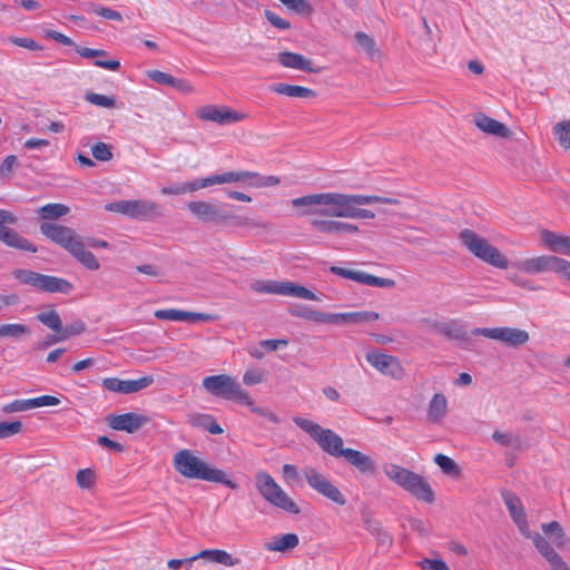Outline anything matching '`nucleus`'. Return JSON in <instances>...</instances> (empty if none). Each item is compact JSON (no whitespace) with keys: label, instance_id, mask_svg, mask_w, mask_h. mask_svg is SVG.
Listing matches in <instances>:
<instances>
[{"label":"nucleus","instance_id":"1","mask_svg":"<svg viewBox=\"0 0 570 570\" xmlns=\"http://www.w3.org/2000/svg\"><path fill=\"white\" fill-rule=\"evenodd\" d=\"M399 200L377 195L342 194V193H320L309 194L292 199L295 208H302L298 216H326L353 219H373L374 212L361 208L370 204H397Z\"/></svg>","mask_w":570,"mask_h":570},{"label":"nucleus","instance_id":"2","mask_svg":"<svg viewBox=\"0 0 570 570\" xmlns=\"http://www.w3.org/2000/svg\"><path fill=\"white\" fill-rule=\"evenodd\" d=\"M293 422L327 454L334 458L343 456L345 461L357 469L362 474H373L376 471V463L361 451L344 448L343 439L331 429H324L318 423L302 416H294Z\"/></svg>","mask_w":570,"mask_h":570},{"label":"nucleus","instance_id":"3","mask_svg":"<svg viewBox=\"0 0 570 570\" xmlns=\"http://www.w3.org/2000/svg\"><path fill=\"white\" fill-rule=\"evenodd\" d=\"M173 462L175 470L185 478L222 483L232 490L238 488L235 481L227 478L225 471L209 465L190 450L184 449L178 451L174 455Z\"/></svg>","mask_w":570,"mask_h":570},{"label":"nucleus","instance_id":"4","mask_svg":"<svg viewBox=\"0 0 570 570\" xmlns=\"http://www.w3.org/2000/svg\"><path fill=\"white\" fill-rule=\"evenodd\" d=\"M187 207L190 214L204 224L230 227L253 226L249 218L232 213L227 204L195 200L189 202Z\"/></svg>","mask_w":570,"mask_h":570},{"label":"nucleus","instance_id":"5","mask_svg":"<svg viewBox=\"0 0 570 570\" xmlns=\"http://www.w3.org/2000/svg\"><path fill=\"white\" fill-rule=\"evenodd\" d=\"M383 470L390 480L417 500L425 503L434 502L435 493L422 475L393 463L384 465Z\"/></svg>","mask_w":570,"mask_h":570},{"label":"nucleus","instance_id":"6","mask_svg":"<svg viewBox=\"0 0 570 570\" xmlns=\"http://www.w3.org/2000/svg\"><path fill=\"white\" fill-rule=\"evenodd\" d=\"M462 245L475 257L497 268L505 269L509 266L508 258L491 245L487 238L479 236L474 230L464 228L459 234Z\"/></svg>","mask_w":570,"mask_h":570},{"label":"nucleus","instance_id":"7","mask_svg":"<svg viewBox=\"0 0 570 570\" xmlns=\"http://www.w3.org/2000/svg\"><path fill=\"white\" fill-rule=\"evenodd\" d=\"M202 384L203 387L215 397L233 400L244 405H252V397L248 392L242 389L235 377L227 374L206 376Z\"/></svg>","mask_w":570,"mask_h":570},{"label":"nucleus","instance_id":"8","mask_svg":"<svg viewBox=\"0 0 570 570\" xmlns=\"http://www.w3.org/2000/svg\"><path fill=\"white\" fill-rule=\"evenodd\" d=\"M12 276L23 285H28L36 291L43 293L69 294L73 285L61 277L45 275L31 269L18 268L12 272Z\"/></svg>","mask_w":570,"mask_h":570},{"label":"nucleus","instance_id":"9","mask_svg":"<svg viewBox=\"0 0 570 570\" xmlns=\"http://www.w3.org/2000/svg\"><path fill=\"white\" fill-rule=\"evenodd\" d=\"M255 480L258 492L268 503L292 514L301 512L299 507L276 483L269 473L259 471L256 473Z\"/></svg>","mask_w":570,"mask_h":570},{"label":"nucleus","instance_id":"10","mask_svg":"<svg viewBox=\"0 0 570 570\" xmlns=\"http://www.w3.org/2000/svg\"><path fill=\"white\" fill-rule=\"evenodd\" d=\"M105 209L137 220H148L161 216V206L149 199L112 202L106 204Z\"/></svg>","mask_w":570,"mask_h":570},{"label":"nucleus","instance_id":"11","mask_svg":"<svg viewBox=\"0 0 570 570\" xmlns=\"http://www.w3.org/2000/svg\"><path fill=\"white\" fill-rule=\"evenodd\" d=\"M250 288L259 294H274L298 297L307 301H320L314 292L293 282H279L272 279L255 281L250 284Z\"/></svg>","mask_w":570,"mask_h":570},{"label":"nucleus","instance_id":"12","mask_svg":"<svg viewBox=\"0 0 570 570\" xmlns=\"http://www.w3.org/2000/svg\"><path fill=\"white\" fill-rule=\"evenodd\" d=\"M17 223L18 217L16 215L9 210L0 209V240L9 247L23 252L37 253L38 249L35 244L7 226L14 225Z\"/></svg>","mask_w":570,"mask_h":570},{"label":"nucleus","instance_id":"13","mask_svg":"<svg viewBox=\"0 0 570 570\" xmlns=\"http://www.w3.org/2000/svg\"><path fill=\"white\" fill-rule=\"evenodd\" d=\"M474 336H484L499 341L509 347H519L524 345L530 336L524 330L515 327H475L471 331Z\"/></svg>","mask_w":570,"mask_h":570},{"label":"nucleus","instance_id":"14","mask_svg":"<svg viewBox=\"0 0 570 570\" xmlns=\"http://www.w3.org/2000/svg\"><path fill=\"white\" fill-rule=\"evenodd\" d=\"M517 267L528 274L543 272L566 273L570 268V262L551 255H542L519 262Z\"/></svg>","mask_w":570,"mask_h":570},{"label":"nucleus","instance_id":"15","mask_svg":"<svg viewBox=\"0 0 570 570\" xmlns=\"http://www.w3.org/2000/svg\"><path fill=\"white\" fill-rule=\"evenodd\" d=\"M304 475L308 485L317 493L338 505L346 504L347 500L345 495L325 475L313 468L306 469L304 471Z\"/></svg>","mask_w":570,"mask_h":570},{"label":"nucleus","instance_id":"16","mask_svg":"<svg viewBox=\"0 0 570 570\" xmlns=\"http://www.w3.org/2000/svg\"><path fill=\"white\" fill-rule=\"evenodd\" d=\"M39 229L48 239L60 245L68 252H70L81 238L73 229L63 225L42 223Z\"/></svg>","mask_w":570,"mask_h":570},{"label":"nucleus","instance_id":"17","mask_svg":"<svg viewBox=\"0 0 570 570\" xmlns=\"http://www.w3.org/2000/svg\"><path fill=\"white\" fill-rule=\"evenodd\" d=\"M365 358L383 375L400 379L403 374V367L396 356L373 350L366 353Z\"/></svg>","mask_w":570,"mask_h":570},{"label":"nucleus","instance_id":"18","mask_svg":"<svg viewBox=\"0 0 570 570\" xmlns=\"http://www.w3.org/2000/svg\"><path fill=\"white\" fill-rule=\"evenodd\" d=\"M197 117L205 121L227 125L242 121L246 116L242 112L230 109L229 107L207 105L197 110Z\"/></svg>","mask_w":570,"mask_h":570},{"label":"nucleus","instance_id":"19","mask_svg":"<svg viewBox=\"0 0 570 570\" xmlns=\"http://www.w3.org/2000/svg\"><path fill=\"white\" fill-rule=\"evenodd\" d=\"M154 382L153 376H142L138 380H120L118 377H106L102 386L115 393L131 394L148 387Z\"/></svg>","mask_w":570,"mask_h":570},{"label":"nucleus","instance_id":"20","mask_svg":"<svg viewBox=\"0 0 570 570\" xmlns=\"http://www.w3.org/2000/svg\"><path fill=\"white\" fill-rule=\"evenodd\" d=\"M148 417L135 412H128L118 415H109L107 417L108 425L116 431H125L127 433H135L142 428L147 422Z\"/></svg>","mask_w":570,"mask_h":570},{"label":"nucleus","instance_id":"21","mask_svg":"<svg viewBox=\"0 0 570 570\" xmlns=\"http://www.w3.org/2000/svg\"><path fill=\"white\" fill-rule=\"evenodd\" d=\"M60 399L53 395H41L27 400H14L3 405L4 413L26 412L36 407L56 406L60 404Z\"/></svg>","mask_w":570,"mask_h":570},{"label":"nucleus","instance_id":"22","mask_svg":"<svg viewBox=\"0 0 570 570\" xmlns=\"http://www.w3.org/2000/svg\"><path fill=\"white\" fill-rule=\"evenodd\" d=\"M198 559H207L212 562L223 564L225 567H235L240 563V559L233 557L229 552L222 549H206L198 554L187 558L188 563H193Z\"/></svg>","mask_w":570,"mask_h":570},{"label":"nucleus","instance_id":"23","mask_svg":"<svg viewBox=\"0 0 570 570\" xmlns=\"http://www.w3.org/2000/svg\"><path fill=\"white\" fill-rule=\"evenodd\" d=\"M147 76L153 81L160 85L170 86L181 94H190L194 91V87L189 81L181 78H175L167 72L160 70H149L147 71Z\"/></svg>","mask_w":570,"mask_h":570},{"label":"nucleus","instance_id":"24","mask_svg":"<svg viewBox=\"0 0 570 570\" xmlns=\"http://www.w3.org/2000/svg\"><path fill=\"white\" fill-rule=\"evenodd\" d=\"M475 126L485 134L493 135L499 138H508L511 135V130L503 124L500 122L485 114H478L474 118Z\"/></svg>","mask_w":570,"mask_h":570},{"label":"nucleus","instance_id":"25","mask_svg":"<svg viewBox=\"0 0 570 570\" xmlns=\"http://www.w3.org/2000/svg\"><path fill=\"white\" fill-rule=\"evenodd\" d=\"M541 240L553 253L570 256V237L554 232L541 230Z\"/></svg>","mask_w":570,"mask_h":570},{"label":"nucleus","instance_id":"26","mask_svg":"<svg viewBox=\"0 0 570 570\" xmlns=\"http://www.w3.org/2000/svg\"><path fill=\"white\" fill-rule=\"evenodd\" d=\"M278 61L285 68L296 69L301 71L307 72H317L316 69L313 68V61L311 59L305 58L301 53L283 51L278 53Z\"/></svg>","mask_w":570,"mask_h":570},{"label":"nucleus","instance_id":"27","mask_svg":"<svg viewBox=\"0 0 570 570\" xmlns=\"http://www.w3.org/2000/svg\"><path fill=\"white\" fill-rule=\"evenodd\" d=\"M187 422L193 428L203 429L210 434H222L223 428L216 422L215 417L206 413H190L187 416Z\"/></svg>","mask_w":570,"mask_h":570},{"label":"nucleus","instance_id":"28","mask_svg":"<svg viewBox=\"0 0 570 570\" xmlns=\"http://www.w3.org/2000/svg\"><path fill=\"white\" fill-rule=\"evenodd\" d=\"M69 254L89 271H98L100 268L97 257L86 249L82 238L70 249Z\"/></svg>","mask_w":570,"mask_h":570},{"label":"nucleus","instance_id":"29","mask_svg":"<svg viewBox=\"0 0 570 570\" xmlns=\"http://www.w3.org/2000/svg\"><path fill=\"white\" fill-rule=\"evenodd\" d=\"M271 90L275 94L292 97V98H314L316 92L313 89L298 85L289 83H274L271 86Z\"/></svg>","mask_w":570,"mask_h":570},{"label":"nucleus","instance_id":"30","mask_svg":"<svg viewBox=\"0 0 570 570\" xmlns=\"http://www.w3.org/2000/svg\"><path fill=\"white\" fill-rule=\"evenodd\" d=\"M448 401L443 393H436L432 396L428 411L426 417L432 423H440L446 415Z\"/></svg>","mask_w":570,"mask_h":570},{"label":"nucleus","instance_id":"31","mask_svg":"<svg viewBox=\"0 0 570 570\" xmlns=\"http://www.w3.org/2000/svg\"><path fill=\"white\" fill-rule=\"evenodd\" d=\"M299 543L298 535L295 533H286L275 537L271 542L265 544L267 551L286 552L296 548Z\"/></svg>","mask_w":570,"mask_h":570},{"label":"nucleus","instance_id":"32","mask_svg":"<svg viewBox=\"0 0 570 570\" xmlns=\"http://www.w3.org/2000/svg\"><path fill=\"white\" fill-rule=\"evenodd\" d=\"M213 176L214 185L220 184H230V183H242L244 185L249 186V181L252 178H256L254 171H226L224 174H216Z\"/></svg>","mask_w":570,"mask_h":570},{"label":"nucleus","instance_id":"33","mask_svg":"<svg viewBox=\"0 0 570 570\" xmlns=\"http://www.w3.org/2000/svg\"><path fill=\"white\" fill-rule=\"evenodd\" d=\"M501 497L513 521L524 523V509L520 499L510 491H502Z\"/></svg>","mask_w":570,"mask_h":570},{"label":"nucleus","instance_id":"34","mask_svg":"<svg viewBox=\"0 0 570 570\" xmlns=\"http://www.w3.org/2000/svg\"><path fill=\"white\" fill-rule=\"evenodd\" d=\"M70 208L65 204L50 203L39 208L40 218L43 220H53L68 215Z\"/></svg>","mask_w":570,"mask_h":570},{"label":"nucleus","instance_id":"35","mask_svg":"<svg viewBox=\"0 0 570 570\" xmlns=\"http://www.w3.org/2000/svg\"><path fill=\"white\" fill-rule=\"evenodd\" d=\"M36 318L57 334H59L62 330V321L58 312L55 309L39 313L37 314Z\"/></svg>","mask_w":570,"mask_h":570},{"label":"nucleus","instance_id":"36","mask_svg":"<svg viewBox=\"0 0 570 570\" xmlns=\"http://www.w3.org/2000/svg\"><path fill=\"white\" fill-rule=\"evenodd\" d=\"M373 287L392 288L395 286V281L391 278H383L375 275L367 274L363 271L360 272L358 282Z\"/></svg>","mask_w":570,"mask_h":570},{"label":"nucleus","instance_id":"37","mask_svg":"<svg viewBox=\"0 0 570 570\" xmlns=\"http://www.w3.org/2000/svg\"><path fill=\"white\" fill-rule=\"evenodd\" d=\"M531 540L537 550L541 553L542 557L546 558L548 562L559 554L550 544V542L547 539H544L540 533H534Z\"/></svg>","mask_w":570,"mask_h":570},{"label":"nucleus","instance_id":"38","mask_svg":"<svg viewBox=\"0 0 570 570\" xmlns=\"http://www.w3.org/2000/svg\"><path fill=\"white\" fill-rule=\"evenodd\" d=\"M542 531L547 535L554 537V543L558 548H561L566 544V533L563 528L558 521H551L549 523L542 524Z\"/></svg>","mask_w":570,"mask_h":570},{"label":"nucleus","instance_id":"39","mask_svg":"<svg viewBox=\"0 0 570 570\" xmlns=\"http://www.w3.org/2000/svg\"><path fill=\"white\" fill-rule=\"evenodd\" d=\"M27 334H30V328L24 324L9 323L0 325V338H19Z\"/></svg>","mask_w":570,"mask_h":570},{"label":"nucleus","instance_id":"40","mask_svg":"<svg viewBox=\"0 0 570 570\" xmlns=\"http://www.w3.org/2000/svg\"><path fill=\"white\" fill-rule=\"evenodd\" d=\"M492 440L502 446H511L513 449H519L521 445L520 436L511 432L494 431Z\"/></svg>","mask_w":570,"mask_h":570},{"label":"nucleus","instance_id":"41","mask_svg":"<svg viewBox=\"0 0 570 570\" xmlns=\"http://www.w3.org/2000/svg\"><path fill=\"white\" fill-rule=\"evenodd\" d=\"M553 135L560 146L570 148V120L556 124L553 127Z\"/></svg>","mask_w":570,"mask_h":570},{"label":"nucleus","instance_id":"42","mask_svg":"<svg viewBox=\"0 0 570 570\" xmlns=\"http://www.w3.org/2000/svg\"><path fill=\"white\" fill-rule=\"evenodd\" d=\"M86 10L107 20L122 21V16L119 11H116L107 7L89 3Z\"/></svg>","mask_w":570,"mask_h":570},{"label":"nucleus","instance_id":"43","mask_svg":"<svg viewBox=\"0 0 570 570\" xmlns=\"http://www.w3.org/2000/svg\"><path fill=\"white\" fill-rule=\"evenodd\" d=\"M380 318V314L372 311H362V312H350L346 313V323H370L377 321Z\"/></svg>","mask_w":570,"mask_h":570},{"label":"nucleus","instance_id":"44","mask_svg":"<svg viewBox=\"0 0 570 570\" xmlns=\"http://www.w3.org/2000/svg\"><path fill=\"white\" fill-rule=\"evenodd\" d=\"M86 101L104 108H114L116 106V100L114 97H109L101 94L96 92H87L85 95Z\"/></svg>","mask_w":570,"mask_h":570},{"label":"nucleus","instance_id":"45","mask_svg":"<svg viewBox=\"0 0 570 570\" xmlns=\"http://www.w3.org/2000/svg\"><path fill=\"white\" fill-rule=\"evenodd\" d=\"M309 225L320 233L337 234V220L312 218Z\"/></svg>","mask_w":570,"mask_h":570},{"label":"nucleus","instance_id":"46","mask_svg":"<svg viewBox=\"0 0 570 570\" xmlns=\"http://www.w3.org/2000/svg\"><path fill=\"white\" fill-rule=\"evenodd\" d=\"M214 320H216V316L212 315V314L199 313V312H187V311L179 309V321L178 322L196 323V322H210Z\"/></svg>","mask_w":570,"mask_h":570},{"label":"nucleus","instance_id":"47","mask_svg":"<svg viewBox=\"0 0 570 570\" xmlns=\"http://www.w3.org/2000/svg\"><path fill=\"white\" fill-rule=\"evenodd\" d=\"M434 462L441 468L445 474H459L460 470L456 463L444 454H436Z\"/></svg>","mask_w":570,"mask_h":570},{"label":"nucleus","instance_id":"48","mask_svg":"<svg viewBox=\"0 0 570 570\" xmlns=\"http://www.w3.org/2000/svg\"><path fill=\"white\" fill-rule=\"evenodd\" d=\"M86 331V324L78 320L67 326L62 325V330L60 331V338L61 340H68L71 336L82 334Z\"/></svg>","mask_w":570,"mask_h":570},{"label":"nucleus","instance_id":"49","mask_svg":"<svg viewBox=\"0 0 570 570\" xmlns=\"http://www.w3.org/2000/svg\"><path fill=\"white\" fill-rule=\"evenodd\" d=\"M254 175L256 176V178H252L250 179V181H249V186L250 187H257V188H261V187H273V186H276V185H278L281 183L279 177L274 176V175L262 176V175H259L258 173H255V171H254Z\"/></svg>","mask_w":570,"mask_h":570},{"label":"nucleus","instance_id":"50","mask_svg":"<svg viewBox=\"0 0 570 570\" xmlns=\"http://www.w3.org/2000/svg\"><path fill=\"white\" fill-rule=\"evenodd\" d=\"M355 41L357 42V45L360 47H362L365 52L367 55H370L371 57L374 56V53L376 52V49H375V41L372 37H370L367 33L363 32V31H358L355 33Z\"/></svg>","mask_w":570,"mask_h":570},{"label":"nucleus","instance_id":"51","mask_svg":"<svg viewBox=\"0 0 570 570\" xmlns=\"http://www.w3.org/2000/svg\"><path fill=\"white\" fill-rule=\"evenodd\" d=\"M91 153L95 159L99 161H108L112 158L110 147L102 141L95 144L91 148Z\"/></svg>","mask_w":570,"mask_h":570},{"label":"nucleus","instance_id":"52","mask_svg":"<svg viewBox=\"0 0 570 570\" xmlns=\"http://www.w3.org/2000/svg\"><path fill=\"white\" fill-rule=\"evenodd\" d=\"M22 429V423L20 421L13 422H0V439H6L18 434Z\"/></svg>","mask_w":570,"mask_h":570},{"label":"nucleus","instance_id":"53","mask_svg":"<svg viewBox=\"0 0 570 570\" xmlns=\"http://www.w3.org/2000/svg\"><path fill=\"white\" fill-rule=\"evenodd\" d=\"M185 194L188 191H196L202 188H207L210 186H214L213 183V176L204 177V178H197L193 181L184 183Z\"/></svg>","mask_w":570,"mask_h":570},{"label":"nucleus","instance_id":"54","mask_svg":"<svg viewBox=\"0 0 570 570\" xmlns=\"http://www.w3.org/2000/svg\"><path fill=\"white\" fill-rule=\"evenodd\" d=\"M77 484L81 489H88L94 484L95 473L90 469H82L77 472Z\"/></svg>","mask_w":570,"mask_h":570},{"label":"nucleus","instance_id":"55","mask_svg":"<svg viewBox=\"0 0 570 570\" xmlns=\"http://www.w3.org/2000/svg\"><path fill=\"white\" fill-rule=\"evenodd\" d=\"M253 413H256L263 417H266L268 421H271L274 424L281 423V417L274 413L273 411L266 409V407H259L254 404V401L252 400V405H247Z\"/></svg>","mask_w":570,"mask_h":570},{"label":"nucleus","instance_id":"56","mask_svg":"<svg viewBox=\"0 0 570 570\" xmlns=\"http://www.w3.org/2000/svg\"><path fill=\"white\" fill-rule=\"evenodd\" d=\"M265 17L272 26L279 30H287L291 28V22L288 20L281 18L278 14L271 10L265 11Z\"/></svg>","mask_w":570,"mask_h":570},{"label":"nucleus","instance_id":"57","mask_svg":"<svg viewBox=\"0 0 570 570\" xmlns=\"http://www.w3.org/2000/svg\"><path fill=\"white\" fill-rule=\"evenodd\" d=\"M420 566L423 570H451L441 559H423Z\"/></svg>","mask_w":570,"mask_h":570},{"label":"nucleus","instance_id":"58","mask_svg":"<svg viewBox=\"0 0 570 570\" xmlns=\"http://www.w3.org/2000/svg\"><path fill=\"white\" fill-rule=\"evenodd\" d=\"M10 42L18 47L26 48L32 51L41 49L40 45L31 38L12 37L10 38Z\"/></svg>","mask_w":570,"mask_h":570},{"label":"nucleus","instance_id":"59","mask_svg":"<svg viewBox=\"0 0 570 570\" xmlns=\"http://www.w3.org/2000/svg\"><path fill=\"white\" fill-rule=\"evenodd\" d=\"M330 271H331V273H333L335 275H338L343 278L352 279L356 283L358 282L360 272H361V271L347 269V268H343V267H338V266H332L330 268Z\"/></svg>","mask_w":570,"mask_h":570},{"label":"nucleus","instance_id":"60","mask_svg":"<svg viewBox=\"0 0 570 570\" xmlns=\"http://www.w3.org/2000/svg\"><path fill=\"white\" fill-rule=\"evenodd\" d=\"M155 317L158 320H166V321H179V309L175 308H164V309H157L154 313Z\"/></svg>","mask_w":570,"mask_h":570},{"label":"nucleus","instance_id":"61","mask_svg":"<svg viewBox=\"0 0 570 570\" xmlns=\"http://www.w3.org/2000/svg\"><path fill=\"white\" fill-rule=\"evenodd\" d=\"M259 345L269 352H275L279 347H286L288 345L287 340H264L259 342Z\"/></svg>","mask_w":570,"mask_h":570},{"label":"nucleus","instance_id":"62","mask_svg":"<svg viewBox=\"0 0 570 570\" xmlns=\"http://www.w3.org/2000/svg\"><path fill=\"white\" fill-rule=\"evenodd\" d=\"M76 51L83 58H99L106 57L107 52L101 49H91L85 47H76Z\"/></svg>","mask_w":570,"mask_h":570},{"label":"nucleus","instance_id":"63","mask_svg":"<svg viewBox=\"0 0 570 570\" xmlns=\"http://www.w3.org/2000/svg\"><path fill=\"white\" fill-rule=\"evenodd\" d=\"M46 36L63 46H73L75 45V42L71 38L67 37L66 35H63L59 31H56V30L47 31Z\"/></svg>","mask_w":570,"mask_h":570},{"label":"nucleus","instance_id":"64","mask_svg":"<svg viewBox=\"0 0 570 570\" xmlns=\"http://www.w3.org/2000/svg\"><path fill=\"white\" fill-rule=\"evenodd\" d=\"M16 165L17 157L14 155L7 156L0 165V174L2 176L9 175Z\"/></svg>","mask_w":570,"mask_h":570}]
</instances>
